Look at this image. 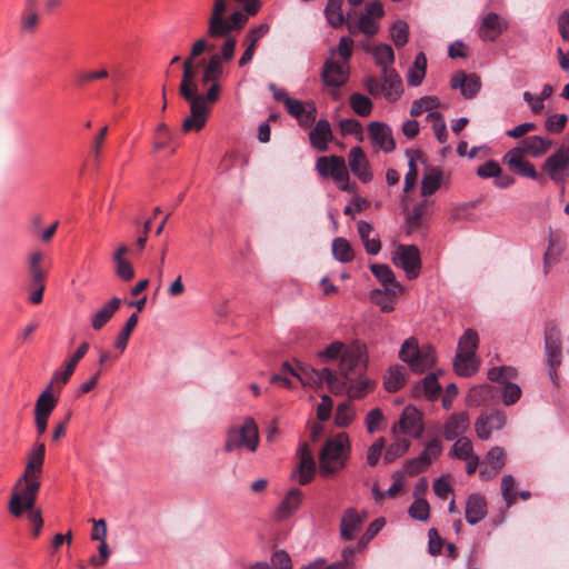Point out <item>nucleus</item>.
Segmentation results:
<instances>
[{
    "label": "nucleus",
    "instance_id": "5",
    "mask_svg": "<svg viewBox=\"0 0 569 569\" xmlns=\"http://www.w3.org/2000/svg\"><path fill=\"white\" fill-rule=\"evenodd\" d=\"M40 487V477L22 473L13 486L8 505L9 512L19 518L26 509L34 507Z\"/></svg>",
    "mask_w": 569,
    "mask_h": 569
},
{
    "label": "nucleus",
    "instance_id": "56",
    "mask_svg": "<svg viewBox=\"0 0 569 569\" xmlns=\"http://www.w3.org/2000/svg\"><path fill=\"white\" fill-rule=\"evenodd\" d=\"M427 120L431 123L437 140L440 143H446L448 141V129L442 116L437 111L429 112Z\"/></svg>",
    "mask_w": 569,
    "mask_h": 569
},
{
    "label": "nucleus",
    "instance_id": "12",
    "mask_svg": "<svg viewBox=\"0 0 569 569\" xmlns=\"http://www.w3.org/2000/svg\"><path fill=\"white\" fill-rule=\"evenodd\" d=\"M505 423L506 415L501 410L481 413L475 423L476 433L480 439L487 440L493 431L502 429Z\"/></svg>",
    "mask_w": 569,
    "mask_h": 569
},
{
    "label": "nucleus",
    "instance_id": "30",
    "mask_svg": "<svg viewBox=\"0 0 569 569\" xmlns=\"http://www.w3.org/2000/svg\"><path fill=\"white\" fill-rule=\"evenodd\" d=\"M331 138V127L329 121L326 119H320L309 133L310 143L318 151H326Z\"/></svg>",
    "mask_w": 569,
    "mask_h": 569
},
{
    "label": "nucleus",
    "instance_id": "49",
    "mask_svg": "<svg viewBox=\"0 0 569 569\" xmlns=\"http://www.w3.org/2000/svg\"><path fill=\"white\" fill-rule=\"evenodd\" d=\"M545 343L547 356H561L563 353L565 339L561 338L558 329L550 328L546 331Z\"/></svg>",
    "mask_w": 569,
    "mask_h": 569
},
{
    "label": "nucleus",
    "instance_id": "36",
    "mask_svg": "<svg viewBox=\"0 0 569 569\" xmlns=\"http://www.w3.org/2000/svg\"><path fill=\"white\" fill-rule=\"evenodd\" d=\"M407 368L405 366H391L385 376L383 385L389 392H396L406 383Z\"/></svg>",
    "mask_w": 569,
    "mask_h": 569
},
{
    "label": "nucleus",
    "instance_id": "55",
    "mask_svg": "<svg viewBox=\"0 0 569 569\" xmlns=\"http://www.w3.org/2000/svg\"><path fill=\"white\" fill-rule=\"evenodd\" d=\"M440 106V100L436 96H425L412 102L410 114L420 116L426 111L433 112L432 110Z\"/></svg>",
    "mask_w": 569,
    "mask_h": 569
},
{
    "label": "nucleus",
    "instance_id": "64",
    "mask_svg": "<svg viewBox=\"0 0 569 569\" xmlns=\"http://www.w3.org/2000/svg\"><path fill=\"white\" fill-rule=\"evenodd\" d=\"M453 457L459 460H465L475 456L472 442L468 438H459L452 447Z\"/></svg>",
    "mask_w": 569,
    "mask_h": 569
},
{
    "label": "nucleus",
    "instance_id": "8",
    "mask_svg": "<svg viewBox=\"0 0 569 569\" xmlns=\"http://www.w3.org/2000/svg\"><path fill=\"white\" fill-rule=\"evenodd\" d=\"M392 261L401 268L407 278L413 280L419 277L421 269L420 251L415 244H399L392 253Z\"/></svg>",
    "mask_w": 569,
    "mask_h": 569
},
{
    "label": "nucleus",
    "instance_id": "7",
    "mask_svg": "<svg viewBox=\"0 0 569 569\" xmlns=\"http://www.w3.org/2000/svg\"><path fill=\"white\" fill-rule=\"evenodd\" d=\"M259 446V431L256 421L247 417L241 426L228 429L224 442V451L232 452L239 448H246L254 452Z\"/></svg>",
    "mask_w": 569,
    "mask_h": 569
},
{
    "label": "nucleus",
    "instance_id": "11",
    "mask_svg": "<svg viewBox=\"0 0 569 569\" xmlns=\"http://www.w3.org/2000/svg\"><path fill=\"white\" fill-rule=\"evenodd\" d=\"M525 154L519 148L515 147L503 156L502 161L513 173L536 180L538 179V172L535 166L525 158Z\"/></svg>",
    "mask_w": 569,
    "mask_h": 569
},
{
    "label": "nucleus",
    "instance_id": "52",
    "mask_svg": "<svg viewBox=\"0 0 569 569\" xmlns=\"http://www.w3.org/2000/svg\"><path fill=\"white\" fill-rule=\"evenodd\" d=\"M442 172L439 169H433L426 173L421 181V196L429 197L433 194L441 184Z\"/></svg>",
    "mask_w": 569,
    "mask_h": 569
},
{
    "label": "nucleus",
    "instance_id": "58",
    "mask_svg": "<svg viewBox=\"0 0 569 569\" xmlns=\"http://www.w3.org/2000/svg\"><path fill=\"white\" fill-rule=\"evenodd\" d=\"M350 106L352 110L361 117H368L372 111L371 100L361 93H352L350 96Z\"/></svg>",
    "mask_w": 569,
    "mask_h": 569
},
{
    "label": "nucleus",
    "instance_id": "23",
    "mask_svg": "<svg viewBox=\"0 0 569 569\" xmlns=\"http://www.w3.org/2000/svg\"><path fill=\"white\" fill-rule=\"evenodd\" d=\"M505 463H506L505 450L501 447L496 446L488 451V453L483 460L485 468L480 469L479 475L482 479L492 478L501 471Z\"/></svg>",
    "mask_w": 569,
    "mask_h": 569
},
{
    "label": "nucleus",
    "instance_id": "4",
    "mask_svg": "<svg viewBox=\"0 0 569 569\" xmlns=\"http://www.w3.org/2000/svg\"><path fill=\"white\" fill-rule=\"evenodd\" d=\"M349 449V438L346 433L329 439L319 455L320 475L328 477L342 469L348 460Z\"/></svg>",
    "mask_w": 569,
    "mask_h": 569
},
{
    "label": "nucleus",
    "instance_id": "33",
    "mask_svg": "<svg viewBox=\"0 0 569 569\" xmlns=\"http://www.w3.org/2000/svg\"><path fill=\"white\" fill-rule=\"evenodd\" d=\"M46 446L43 442L34 443L32 450L28 453V461L23 473L40 477L44 462Z\"/></svg>",
    "mask_w": 569,
    "mask_h": 569
},
{
    "label": "nucleus",
    "instance_id": "60",
    "mask_svg": "<svg viewBox=\"0 0 569 569\" xmlns=\"http://www.w3.org/2000/svg\"><path fill=\"white\" fill-rule=\"evenodd\" d=\"M442 451L441 442L438 439H432L427 443L423 451L419 455V460L428 467L431 465Z\"/></svg>",
    "mask_w": 569,
    "mask_h": 569
},
{
    "label": "nucleus",
    "instance_id": "6",
    "mask_svg": "<svg viewBox=\"0 0 569 569\" xmlns=\"http://www.w3.org/2000/svg\"><path fill=\"white\" fill-rule=\"evenodd\" d=\"M316 170L322 178H331L340 190L349 193L357 191V184L350 181V174L343 158L338 156L319 157L316 161Z\"/></svg>",
    "mask_w": 569,
    "mask_h": 569
},
{
    "label": "nucleus",
    "instance_id": "45",
    "mask_svg": "<svg viewBox=\"0 0 569 569\" xmlns=\"http://www.w3.org/2000/svg\"><path fill=\"white\" fill-rule=\"evenodd\" d=\"M248 21V16L241 11L233 12L228 19L224 18L222 24V31L220 33H213V38H223L230 32L240 30Z\"/></svg>",
    "mask_w": 569,
    "mask_h": 569
},
{
    "label": "nucleus",
    "instance_id": "19",
    "mask_svg": "<svg viewBox=\"0 0 569 569\" xmlns=\"http://www.w3.org/2000/svg\"><path fill=\"white\" fill-rule=\"evenodd\" d=\"M56 407V399L49 390H44L38 398L34 407V422L37 431L42 436L47 430V422Z\"/></svg>",
    "mask_w": 569,
    "mask_h": 569
},
{
    "label": "nucleus",
    "instance_id": "17",
    "mask_svg": "<svg viewBox=\"0 0 569 569\" xmlns=\"http://www.w3.org/2000/svg\"><path fill=\"white\" fill-rule=\"evenodd\" d=\"M450 86L452 89H459L461 96L466 99H472L481 89V80L476 73H467L460 70L451 77Z\"/></svg>",
    "mask_w": 569,
    "mask_h": 569
},
{
    "label": "nucleus",
    "instance_id": "61",
    "mask_svg": "<svg viewBox=\"0 0 569 569\" xmlns=\"http://www.w3.org/2000/svg\"><path fill=\"white\" fill-rule=\"evenodd\" d=\"M355 418V411L349 401H343L337 407L335 422L341 428L348 427Z\"/></svg>",
    "mask_w": 569,
    "mask_h": 569
},
{
    "label": "nucleus",
    "instance_id": "54",
    "mask_svg": "<svg viewBox=\"0 0 569 569\" xmlns=\"http://www.w3.org/2000/svg\"><path fill=\"white\" fill-rule=\"evenodd\" d=\"M80 358H71V360L67 363L66 368L63 370H58L53 373L50 383L46 388V390L51 391L53 390L54 386H61L68 382L70 377L72 376L76 366L78 363Z\"/></svg>",
    "mask_w": 569,
    "mask_h": 569
},
{
    "label": "nucleus",
    "instance_id": "62",
    "mask_svg": "<svg viewBox=\"0 0 569 569\" xmlns=\"http://www.w3.org/2000/svg\"><path fill=\"white\" fill-rule=\"evenodd\" d=\"M410 447V441L405 439V438H400V439H397L393 443H391L388 449L386 450L385 452V461L386 463H390L392 461H395L398 457H401L402 455L406 453V451L409 449Z\"/></svg>",
    "mask_w": 569,
    "mask_h": 569
},
{
    "label": "nucleus",
    "instance_id": "16",
    "mask_svg": "<svg viewBox=\"0 0 569 569\" xmlns=\"http://www.w3.org/2000/svg\"><path fill=\"white\" fill-rule=\"evenodd\" d=\"M405 292L402 283H391V286L383 287L382 289H375L370 292L371 301L378 306L381 311L389 312L395 309L397 297Z\"/></svg>",
    "mask_w": 569,
    "mask_h": 569
},
{
    "label": "nucleus",
    "instance_id": "3",
    "mask_svg": "<svg viewBox=\"0 0 569 569\" xmlns=\"http://www.w3.org/2000/svg\"><path fill=\"white\" fill-rule=\"evenodd\" d=\"M338 372L333 373L331 370L325 368L318 375L319 380H326L331 392L339 395L346 389L348 390L349 382L356 380L366 370V362L363 358H339Z\"/></svg>",
    "mask_w": 569,
    "mask_h": 569
},
{
    "label": "nucleus",
    "instance_id": "48",
    "mask_svg": "<svg viewBox=\"0 0 569 569\" xmlns=\"http://www.w3.org/2000/svg\"><path fill=\"white\" fill-rule=\"evenodd\" d=\"M376 63L385 69H391L390 67L395 62V52L390 44L380 43L372 49Z\"/></svg>",
    "mask_w": 569,
    "mask_h": 569
},
{
    "label": "nucleus",
    "instance_id": "44",
    "mask_svg": "<svg viewBox=\"0 0 569 569\" xmlns=\"http://www.w3.org/2000/svg\"><path fill=\"white\" fill-rule=\"evenodd\" d=\"M435 352L430 345L420 347L417 338L410 337L403 341L398 356H431Z\"/></svg>",
    "mask_w": 569,
    "mask_h": 569
},
{
    "label": "nucleus",
    "instance_id": "14",
    "mask_svg": "<svg viewBox=\"0 0 569 569\" xmlns=\"http://www.w3.org/2000/svg\"><path fill=\"white\" fill-rule=\"evenodd\" d=\"M348 166L351 172L363 183L373 179L370 162L361 147H352L348 154Z\"/></svg>",
    "mask_w": 569,
    "mask_h": 569
},
{
    "label": "nucleus",
    "instance_id": "53",
    "mask_svg": "<svg viewBox=\"0 0 569 569\" xmlns=\"http://www.w3.org/2000/svg\"><path fill=\"white\" fill-rule=\"evenodd\" d=\"M173 141V134L166 123H159L153 136V150L169 149Z\"/></svg>",
    "mask_w": 569,
    "mask_h": 569
},
{
    "label": "nucleus",
    "instance_id": "46",
    "mask_svg": "<svg viewBox=\"0 0 569 569\" xmlns=\"http://www.w3.org/2000/svg\"><path fill=\"white\" fill-rule=\"evenodd\" d=\"M325 16L328 23L338 28L345 23V17L342 12V1L341 0H328L325 8Z\"/></svg>",
    "mask_w": 569,
    "mask_h": 569
},
{
    "label": "nucleus",
    "instance_id": "34",
    "mask_svg": "<svg viewBox=\"0 0 569 569\" xmlns=\"http://www.w3.org/2000/svg\"><path fill=\"white\" fill-rule=\"evenodd\" d=\"M428 204L422 201L415 204L406 214L407 232L413 233L425 226V216L427 214Z\"/></svg>",
    "mask_w": 569,
    "mask_h": 569
},
{
    "label": "nucleus",
    "instance_id": "13",
    "mask_svg": "<svg viewBox=\"0 0 569 569\" xmlns=\"http://www.w3.org/2000/svg\"><path fill=\"white\" fill-rule=\"evenodd\" d=\"M349 73V63L328 58L323 66L322 79L327 86L338 88L348 81Z\"/></svg>",
    "mask_w": 569,
    "mask_h": 569
},
{
    "label": "nucleus",
    "instance_id": "35",
    "mask_svg": "<svg viewBox=\"0 0 569 569\" xmlns=\"http://www.w3.org/2000/svg\"><path fill=\"white\" fill-rule=\"evenodd\" d=\"M301 501L302 492L299 489H291L276 511L277 519L289 518L299 508Z\"/></svg>",
    "mask_w": 569,
    "mask_h": 569
},
{
    "label": "nucleus",
    "instance_id": "32",
    "mask_svg": "<svg viewBox=\"0 0 569 569\" xmlns=\"http://www.w3.org/2000/svg\"><path fill=\"white\" fill-rule=\"evenodd\" d=\"M469 427V418L466 412L452 415L445 423L443 436L447 440H453L462 435Z\"/></svg>",
    "mask_w": 569,
    "mask_h": 569
},
{
    "label": "nucleus",
    "instance_id": "40",
    "mask_svg": "<svg viewBox=\"0 0 569 569\" xmlns=\"http://www.w3.org/2000/svg\"><path fill=\"white\" fill-rule=\"evenodd\" d=\"M478 345V333L472 329H467L458 341L456 356H475Z\"/></svg>",
    "mask_w": 569,
    "mask_h": 569
},
{
    "label": "nucleus",
    "instance_id": "59",
    "mask_svg": "<svg viewBox=\"0 0 569 569\" xmlns=\"http://www.w3.org/2000/svg\"><path fill=\"white\" fill-rule=\"evenodd\" d=\"M371 272L375 274V277L379 280V282L382 284V287L391 286V283H400L396 277L392 270L387 264H379L375 263L370 267Z\"/></svg>",
    "mask_w": 569,
    "mask_h": 569
},
{
    "label": "nucleus",
    "instance_id": "51",
    "mask_svg": "<svg viewBox=\"0 0 569 569\" xmlns=\"http://www.w3.org/2000/svg\"><path fill=\"white\" fill-rule=\"evenodd\" d=\"M479 358H455L453 368L460 377H471L478 372L480 368Z\"/></svg>",
    "mask_w": 569,
    "mask_h": 569
},
{
    "label": "nucleus",
    "instance_id": "27",
    "mask_svg": "<svg viewBox=\"0 0 569 569\" xmlns=\"http://www.w3.org/2000/svg\"><path fill=\"white\" fill-rule=\"evenodd\" d=\"M366 353L367 347L360 341H352L349 345L333 341L325 350L320 351L318 356H365Z\"/></svg>",
    "mask_w": 569,
    "mask_h": 569
},
{
    "label": "nucleus",
    "instance_id": "37",
    "mask_svg": "<svg viewBox=\"0 0 569 569\" xmlns=\"http://www.w3.org/2000/svg\"><path fill=\"white\" fill-rule=\"evenodd\" d=\"M357 229L367 253L372 256L377 254L381 249V244L377 237H371L373 232L372 226L369 222L361 220L358 222Z\"/></svg>",
    "mask_w": 569,
    "mask_h": 569
},
{
    "label": "nucleus",
    "instance_id": "41",
    "mask_svg": "<svg viewBox=\"0 0 569 569\" xmlns=\"http://www.w3.org/2000/svg\"><path fill=\"white\" fill-rule=\"evenodd\" d=\"M227 10V3L224 0H216L213 10L209 21L208 34L220 33L222 31V24L224 23L223 13Z\"/></svg>",
    "mask_w": 569,
    "mask_h": 569
},
{
    "label": "nucleus",
    "instance_id": "10",
    "mask_svg": "<svg viewBox=\"0 0 569 569\" xmlns=\"http://www.w3.org/2000/svg\"><path fill=\"white\" fill-rule=\"evenodd\" d=\"M543 169L552 181L565 184L569 170V147H559L546 159Z\"/></svg>",
    "mask_w": 569,
    "mask_h": 569
},
{
    "label": "nucleus",
    "instance_id": "29",
    "mask_svg": "<svg viewBox=\"0 0 569 569\" xmlns=\"http://www.w3.org/2000/svg\"><path fill=\"white\" fill-rule=\"evenodd\" d=\"M566 243L558 238H550L543 256V273L548 276L553 266L559 263L565 256Z\"/></svg>",
    "mask_w": 569,
    "mask_h": 569
},
{
    "label": "nucleus",
    "instance_id": "31",
    "mask_svg": "<svg viewBox=\"0 0 569 569\" xmlns=\"http://www.w3.org/2000/svg\"><path fill=\"white\" fill-rule=\"evenodd\" d=\"M552 144V141L549 138L541 136H531L525 139L517 148H519L523 153L538 158L547 152Z\"/></svg>",
    "mask_w": 569,
    "mask_h": 569
},
{
    "label": "nucleus",
    "instance_id": "57",
    "mask_svg": "<svg viewBox=\"0 0 569 569\" xmlns=\"http://www.w3.org/2000/svg\"><path fill=\"white\" fill-rule=\"evenodd\" d=\"M42 259L43 254L40 251H33L29 256V271L33 283L43 282L46 278V272L41 268Z\"/></svg>",
    "mask_w": 569,
    "mask_h": 569
},
{
    "label": "nucleus",
    "instance_id": "21",
    "mask_svg": "<svg viewBox=\"0 0 569 569\" xmlns=\"http://www.w3.org/2000/svg\"><path fill=\"white\" fill-rule=\"evenodd\" d=\"M399 428L405 435L420 437L423 431L421 413L413 407H406L399 420Z\"/></svg>",
    "mask_w": 569,
    "mask_h": 569
},
{
    "label": "nucleus",
    "instance_id": "43",
    "mask_svg": "<svg viewBox=\"0 0 569 569\" xmlns=\"http://www.w3.org/2000/svg\"><path fill=\"white\" fill-rule=\"evenodd\" d=\"M282 372L284 376H281V375H274L272 377V381L273 382H278V381H281L283 386L290 388L291 387V381L290 379L287 377V375H290V376H293V377H297L301 383L303 385H307L309 383V381L307 380L306 378V369L298 366L297 368L292 367L290 363L288 362H284L282 365Z\"/></svg>",
    "mask_w": 569,
    "mask_h": 569
},
{
    "label": "nucleus",
    "instance_id": "15",
    "mask_svg": "<svg viewBox=\"0 0 569 569\" xmlns=\"http://www.w3.org/2000/svg\"><path fill=\"white\" fill-rule=\"evenodd\" d=\"M509 28L508 21L496 12H489L482 18L479 37L482 41H495Z\"/></svg>",
    "mask_w": 569,
    "mask_h": 569
},
{
    "label": "nucleus",
    "instance_id": "1",
    "mask_svg": "<svg viewBox=\"0 0 569 569\" xmlns=\"http://www.w3.org/2000/svg\"><path fill=\"white\" fill-rule=\"evenodd\" d=\"M206 39L197 40L191 48L190 56L183 61V73L180 82L179 91L181 97L190 106V116L183 120V131H200L208 119L210 112V102L207 100V92L201 93V72L199 73V64H194V59L203 51L210 50Z\"/></svg>",
    "mask_w": 569,
    "mask_h": 569
},
{
    "label": "nucleus",
    "instance_id": "47",
    "mask_svg": "<svg viewBox=\"0 0 569 569\" xmlns=\"http://www.w3.org/2000/svg\"><path fill=\"white\" fill-rule=\"evenodd\" d=\"M332 254L336 260L342 263L350 262L355 257L350 242L341 237L332 241Z\"/></svg>",
    "mask_w": 569,
    "mask_h": 569
},
{
    "label": "nucleus",
    "instance_id": "38",
    "mask_svg": "<svg viewBox=\"0 0 569 569\" xmlns=\"http://www.w3.org/2000/svg\"><path fill=\"white\" fill-rule=\"evenodd\" d=\"M427 70V58L423 52H419L416 56L413 64L409 68L407 73V82L411 87H418L421 84Z\"/></svg>",
    "mask_w": 569,
    "mask_h": 569
},
{
    "label": "nucleus",
    "instance_id": "50",
    "mask_svg": "<svg viewBox=\"0 0 569 569\" xmlns=\"http://www.w3.org/2000/svg\"><path fill=\"white\" fill-rule=\"evenodd\" d=\"M353 51V40L350 37H341L336 48H330L329 54L331 59L349 63Z\"/></svg>",
    "mask_w": 569,
    "mask_h": 569
},
{
    "label": "nucleus",
    "instance_id": "2",
    "mask_svg": "<svg viewBox=\"0 0 569 569\" xmlns=\"http://www.w3.org/2000/svg\"><path fill=\"white\" fill-rule=\"evenodd\" d=\"M223 38L221 51L213 53L208 61L202 60L201 83L202 86H209L207 100H209L210 106L218 101L220 97V79L224 72V63L232 60L237 47V39L234 37L228 34Z\"/></svg>",
    "mask_w": 569,
    "mask_h": 569
},
{
    "label": "nucleus",
    "instance_id": "28",
    "mask_svg": "<svg viewBox=\"0 0 569 569\" xmlns=\"http://www.w3.org/2000/svg\"><path fill=\"white\" fill-rule=\"evenodd\" d=\"M487 516V503L480 493H471L466 502V520L473 526L479 523Z\"/></svg>",
    "mask_w": 569,
    "mask_h": 569
},
{
    "label": "nucleus",
    "instance_id": "25",
    "mask_svg": "<svg viewBox=\"0 0 569 569\" xmlns=\"http://www.w3.org/2000/svg\"><path fill=\"white\" fill-rule=\"evenodd\" d=\"M121 302L122 301L120 298L113 297L108 302L98 308L90 317L92 329L96 331L102 329L119 310Z\"/></svg>",
    "mask_w": 569,
    "mask_h": 569
},
{
    "label": "nucleus",
    "instance_id": "9",
    "mask_svg": "<svg viewBox=\"0 0 569 569\" xmlns=\"http://www.w3.org/2000/svg\"><path fill=\"white\" fill-rule=\"evenodd\" d=\"M517 371L512 367H493L488 371V379L503 383L502 401L506 406L515 405L520 396L521 389L517 383L509 382V379L516 377Z\"/></svg>",
    "mask_w": 569,
    "mask_h": 569
},
{
    "label": "nucleus",
    "instance_id": "22",
    "mask_svg": "<svg viewBox=\"0 0 569 569\" xmlns=\"http://www.w3.org/2000/svg\"><path fill=\"white\" fill-rule=\"evenodd\" d=\"M297 453L299 456V465L296 472L298 473L299 483L305 486L315 477L316 462L307 443L301 445Z\"/></svg>",
    "mask_w": 569,
    "mask_h": 569
},
{
    "label": "nucleus",
    "instance_id": "18",
    "mask_svg": "<svg viewBox=\"0 0 569 569\" xmlns=\"http://www.w3.org/2000/svg\"><path fill=\"white\" fill-rule=\"evenodd\" d=\"M368 133L371 143L385 152H391L396 148V142L392 137L391 128L383 123L373 121L368 126Z\"/></svg>",
    "mask_w": 569,
    "mask_h": 569
},
{
    "label": "nucleus",
    "instance_id": "26",
    "mask_svg": "<svg viewBox=\"0 0 569 569\" xmlns=\"http://www.w3.org/2000/svg\"><path fill=\"white\" fill-rule=\"evenodd\" d=\"M381 79V91L386 99L391 102L397 101L403 92L402 81L399 74L393 69H385L382 70Z\"/></svg>",
    "mask_w": 569,
    "mask_h": 569
},
{
    "label": "nucleus",
    "instance_id": "63",
    "mask_svg": "<svg viewBox=\"0 0 569 569\" xmlns=\"http://www.w3.org/2000/svg\"><path fill=\"white\" fill-rule=\"evenodd\" d=\"M391 39L396 46L402 47L409 39V26L403 20H397L391 27Z\"/></svg>",
    "mask_w": 569,
    "mask_h": 569
},
{
    "label": "nucleus",
    "instance_id": "20",
    "mask_svg": "<svg viewBox=\"0 0 569 569\" xmlns=\"http://www.w3.org/2000/svg\"><path fill=\"white\" fill-rule=\"evenodd\" d=\"M286 108L300 126L308 127L316 121L317 108L312 101L301 102L291 98L286 101Z\"/></svg>",
    "mask_w": 569,
    "mask_h": 569
},
{
    "label": "nucleus",
    "instance_id": "42",
    "mask_svg": "<svg viewBox=\"0 0 569 569\" xmlns=\"http://www.w3.org/2000/svg\"><path fill=\"white\" fill-rule=\"evenodd\" d=\"M375 382L363 377V372L349 382L348 396L350 399H361L373 389Z\"/></svg>",
    "mask_w": 569,
    "mask_h": 569
},
{
    "label": "nucleus",
    "instance_id": "39",
    "mask_svg": "<svg viewBox=\"0 0 569 569\" xmlns=\"http://www.w3.org/2000/svg\"><path fill=\"white\" fill-rule=\"evenodd\" d=\"M347 26L351 34H355L356 31L358 30L367 37L375 36L376 33H378L380 29L379 21H377L372 17H369L365 12L360 14L357 26L349 22L347 23Z\"/></svg>",
    "mask_w": 569,
    "mask_h": 569
},
{
    "label": "nucleus",
    "instance_id": "24",
    "mask_svg": "<svg viewBox=\"0 0 569 569\" xmlns=\"http://www.w3.org/2000/svg\"><path fill=\"white\" fill-rule=\"evenodd\" d=\"M365 518L355 508H348L340 521V535L343 540L351 541L357 537Z\"/></svg>",
    "mask_w": 569,
    "mask_h": 569
}]
</instances>
